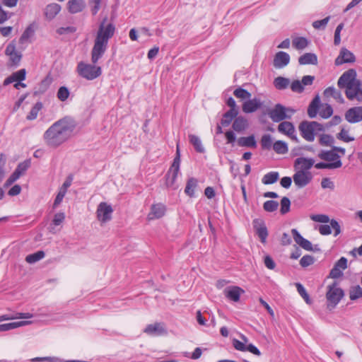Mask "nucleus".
<instances>
[{
	"label": "nucleus",
	"instance_id": "nucleus-1",
	"mask_svg": "<svg viewBox=\"0 0 362 362\" xmlns=\"http://www.w3.org/2000/svg\"><path fill=\"white\" fill-rule=\"evenodd\" d=\"M76 127L75 120L69 117L55 122L44 133L45 144L49 147L57 148L71 136Z\"/></svg>",
	"mask_w": 362,
	"mask_h": 362
},
{
	"label": "nucleus",
	"instance_id": "nucleus-2",
	"mask_svg": "<svg viewBox=\"0 0 362 362\" xmlns=\"http://www.w3.org/2000/svg\"><path fill=\"white\" fill-rule=\"evenodd\" d=\"M107 17H105L99 25V28L94 40V45L91 49V62L97 64L103 57L107 47L109 40L115 33V26L112 23L105 24Z\"/></svg>",
	"mask_w": 362,
	"mask_h": 362
},
{
	"label": "nucleus",
	"instance_id": "nucleus-3",
	"mask_svg": "<svg viewBox=\"0 0 362 362\" xmlns=\"http://www.w3.org/2000/svg\"><path fill=\"white\" fill-rule=\"evenodd\" d=\"M298 129L301 136L307 141H313L315 140V134L325 132L323 125L315 121H302Z\"/></svg>",
	"mask_w": 362,
	"mask_h": 362
},
{
	"label": "nucleus",
	"instance_id": "nucleus-4",
	"mask_svg": "<svg viewBox=\"0 0 362 362\" xmlns=\"http://www.w3.org/2000/svg\"><path fill=\"white\" fill-rule=\"evenodd\" d=\"M96 64H86L83 62H80L76 67L78 74L86 80L92 81L102 74V69Z\"/></svg>",
	"mask_w": 362,
	"mask_h": 362
},
{
	"label": "nucleus",
	"instance_id": "nucleus-5",
	"mask_svg": "<svg viewBox=\"0 0 362 362\" xmlns=\"http://www.w3.org/2000/svg\"><path fill=\"white\" fill-rule=\"evenodd\" d=\"M180 165V151L178 144L177 145L176 154L173 159V162L165 175L166 186L168 187H173L175 183Z\"/></svg>",
	"mask_w": 362,
	"mask_h": 362
},
{
	"label": "nucleus",
	"instance_id": "nucleus-6",
	"mask_svg": "<svg viewBox=\"0 0 362 362\" xmlns=\"http://www.w3.org/2000/svg\"><path fill=\"white\" fill-rule=\"evenodd\" d=\"M357 73L354 69H350L342 74L337 81V86L339 88H348L351 89L352 85L356 83L360 80L356 78Z\"/></svg>",
	"mask_w": 362,
	"mask_h": 362
},
{
	"label": "nucleus",
	"instance_id": "nucleus-7",
	"mask_svg": "<svg viewBox=\"0 0 362 362\" xmlns=\"http://www.w3.org/2000/svg\"><path fill=\"white\" fill-rule=\"evenodd\" d=\"M344 295V291L341 288L337 287V283L328 286V291L326 293V298L328 302V306L335 307L341 300Z\"/></svg>",
	"mask_w": 362,
	"mask_h": 362
},
{
	"label": "nucleus",
	"instance_id": "nucleus-8",
	"mask_svg": "<svg viewBox=\"0 0 362 362\" xmlns=\"http://www.w3.org/2000/svg\"><path fill=\"white\" fill-rule=\"evenodd\" d=\"M5 54L9 57L7 66L8 67L16 68L20 65L23 54L16 49V45L13 42L9 43L5 49Z\"/></svg>",
	"mask_w": 362,
	"mask_h": 362
},
{
	"label": "nucleus",
	"instance_id": "nucleus-9",
	"mask_svg": "<svg viewBox=\"0 0 362 362\" xmlns=\"http://www.w3.org/2000/svg\"><path fill=\"white\" fill-rule=\"evenodd\" d=\"M144 332L151 337H160L168 334L166 325L163 322H156L153 324L147 325Z\"/></svg>",
	"mask_w": 362,
	"mask_h": 362
},
{
	"label": "nucleus",
	"instance_id": "nucleus-10",
	"mask_svg": "<svg viewBox=\"0 0 362 362\" xmlns=\"http://www.w3.org/2000/svg\"><path fill=\"white\" fill-rule=\"evenodd\" d=\"M286 107L280 103L274 105V108H268L267 113L271 119L274 122H282L286 119H289V116L285 112Z\"/></svg>",
	"mask_w": 362,
	"mask_h": 362
},
{
	"label": "nucleus",
	"instance_id": "nucleus-11",
	"mask_svg": "<svg viewBox=\"0 0 362 362\" xmlns=\"http://www.w3.org/2000/svg\"><path fill=\"white\" fill-rule=\"evenodd\" d=\"M296 173L293 176L295 185L298 188H303L308 185L312 180L313 176L310 171L295 170Z\"/></svg>",
	"mask_w": 362,
	"mask_h": 362
},
{
	"label": "nucleus",
	"instance_id": "nucleus-12",
	"mask_svg": "<svg viewBox=\"0 0 362 362\" xmlns=\"http://www.w3.org/2000/svg\"><path fill=\"white\" fill-rule=\"evenodd\" d=\"M356 57L352 52L346 47H341L339 55L334 60L336 66H340L344 64H351L356 62Z\"/></svg>",
	"mask_w": 362,
	"mask_h": 362
},
{
	"label": "nucleus",
	"instance_id": "nucleus-13",
	"mask_svg": "<svg viewBox=\"0 0 362 362\" xmlns=\"http://www.w3.org/2000/svg\"><path fill=\"white\" fill-rule=\"evenodd\" d=\"M112 212L113 209L111 205L106 202H101L97 209V218L101 222L105 223L111 219Z\"/></svg>",
	"mask_w": 362,
	"mask_h": 362
},
{
	"label": "nucleus",
	"instance_id": "nucleus-14",
	"mask_svg": "<svg viewBox=\"0 0 362 362\" xmlns=\"http://www.w3.org/2000/svg\"><path fill=\"white\" fill-rule=\"evenodd\" d=\"M253 228L255 233L259 238L262 243H265L268 237V230L265 222L261 218H255L252 221Z\"/></svg>",
	"mask_w": 362,
	"mask_h": 362
},
{
	"label": "nucleus",
	"instance_id": "nucleus-15",
	"mask_svg": "<svg viewBox=\"0 0 362 362\" xmlns=\"http://www.w3.org/2000/svg\"><path fill=\"white\" fill-rule=\"evenodd\" d=\"M278 131L288 136L293 141L298 142V139L296 134L295 127L293 123L287 121H282L278 126Z\"/></svg>",
	"mask_w": 362,
	"mask_h": 362
},
{
	"label": "nucleus",
	"instance_id": "nucleus-16",
	"mask_svg": "<svg viewBox=\"0 0 362 362\" xmlns=\"http://www.w3.org/2000/svg\"><path fill=\"white\" fill-rule=\"evenodd\" d=\"M345 119L351 124L362 121V106L349 108L345 112Z\"/></svg>",
	"mask_w": 362,
	"mask_h": 362
},
{
	"label": "nucleus",
	"instance_id": "nucleus-17",
	"mask_svg": "<svg viewBox=\"0 0 362 362\" xmlns=\"http://www.w3.org/2000/svg\"><path fill=\"white\" fill-rule=\"evenodd\" d=\"M315 163L312 158L299 157L294 160V170L309 171Z\"/></svg>",
	"mask_w": 362,
	"mask_h": 362
},
{
	"label": "nucleus",
	"instance_id": "nucleus-18",
	"mask_svg": "<svg viewBox=\"0 0 362 362\" xmlns=\"http://www.w3.org/2000/svg\"><path fill=\"white\" fill-rule=\"evenodd\" d=\"M345 88V95L349 100H353L354 99H356L359 102L362 101L361 81H356V83L352 85L351 89H349L348 88Z\"/></svg>",
	"mask_w": 362,
	"mask_h": 362
},
{
	"label": "nucleus",
	"instance_id": "nucleus-19",
	"mask_svg": "<svg viewBox=\"0 0 362 362\" xmlns=\"http://www.w3.org/2000/svg\"><path fill=\"white\" fill-rule=\"evenodd\" d=\"M166 211L165 206L162 203L153 204L151 206V211L148 214V219L153 220L162 218Z\"/></svg>",
	"mask_w": 362,
	"mask_h": 362
},
{
	"label": "nucleus",
	"instance_id": "nucleus-20",
	"mask_svg": "<svg viewBox=\"0 0 362 362\" xmlns=\"http://www.w3.org/2000/svg\"><path fill=\"white\" fill-rule=\"evenodd\" d=\"M244 292L242 288L237 286H228L224 290L225 296L234 302L239 301L240 295Z\"/></svg>",
	"mask_w": 362,
	"mask_h": 362
},
{
	"label": "nucleus",
	"instance_id": "nucleus-21",
	"mask_svg": "<svg viewBox=\"0 0 362 362\" xmlns=\"http://www.w3.org/2000/svg\"><path fill=\"white\" fill-rule=\"evenodd\" d=\"M262 103L259 99L255 98L253 99H247V101L244 102L242 106L243 111L245 113H252L257 109L260 108Z\"/></svg>",
	"mask_w": 362,
	"mask_h": 362
},
{
	"label": "nucleus",
	"instance_id": "nucleus-22",
	"mask_svg": "<svg viewBox=\"0 0 362 362\" xmlns=\"http://www.w3.org/2000/svg\"><path fill=\"white\" fill-rule=\"evenodd\" d=\"M290 56L288 53L280 51L277 52L274 59V66L276 68H282L288 64Z\"/></svg>",
	"mask_w": 362,
	"mask_h": 362
},
{
	"label": "nucleus",
	"instance_id": "nucleus-23",
	"mask_svg": "<svg viewBox=\"0 0 362 362\" xmlns=\"http://www.w3.org/2000/svg\"><path fill=\"white\" fill-rule=\"evenodd\" d=\"M61 9V6L57 3L49 4L45 8V16L47 20L52 21L60 12Z\"/></svg>",
	"mask_w": 362,
	"mask_h": 362
},
{
	"label": "nucleus",
	"instance_id": "nucleus-24",
	"mask_svg": "<svg viewBox=\"0 0 362 362\" xmlns=\"http://www.w3.org/2000/svg\"><path fill=\"white\" fill-rule=\"evenodd\" d=\"M321 106V101L319 95H315V97L312 100L310 103L308 107V115L310 118L313 119L316 117L319 109Z\"/></svg>",
	"mask_w": 362,
	"mask_h": 362
},
{
	"label": "nucleus",
	"instance_id": "nucleus-25",
	"mask_svg": "<svg viewBox=\"0 0 362 362\" xmlns=\"http://www.w3.org/2000/svg\"><path fill=\"white\" fill-rule=\"evenodd\" d=\"M67 6L69 12L75 14L83 11L86 8V2L84 0H69Z\"/></svg>",
	"mask_w": 362,
	"mask_h": 362
},
{
	"label": "nucleus",
	"instance_id": "nucleus-26",
	"mask_svg": "<svg viewBox=\"0 0 362 362\" xmlns=\"http://www.w3.org/2000/svg\"><path fill=\"white\" fill-rule=\"evenodd\" d=\"M318 157L322 160L328 161L329 163L341 160V156L333 150V146L330 151H321L318 153Z\"/></svg>",
	"mask_w": 362,
	"mask_h": 362
},
{
	"label": "nucleus",
	"instance_id": "nucleus-27",
	"mask_svg": "<svg viewBox=\"0 0 362 362\" xmlns=\"http://www.w3.org/2000/svg\"><path fill=\"white\" fill-rule=\"evenodd\" d=\"M232 127L237 132H242L248 127L247 119L243 116H236L233 121Z\"/></svg>",
	"mask_w": 362,
	"mask_h": 362
},
{
	"label": "nucleus",
	"instance_id": "nucleus-28",
	"mask_svg": "<svg viewBox=\"0 0 362 362\" xmlns=\"http://www.w3.org/2000/svg\"><path fill=\"white\" fill-rule=\"evenodd\" d=\"M198 187V180L195 177H189L187 180L186 186L185 188V193L189 197H195V189Z\"/></svg>",
	"mask_w": 362,
	"mask_h": 362
},
{
	"label": "nucleus",
	"instance_id": "nucleus-29",
	"mask_svg": "<svg viewBox=\"0 0 362 362\" xmlns=\"http://www.w3.org/2000/svg\"><path fill=\"white\" fill-rule=\"evenodd\" d=\"M298 63L300 65H305V64L317 65V57L314 53H311V52L305 53L304 54L301 55L298 58Z\"/></svg>",
	"mask_w": 362,
	"mask_h": 362
},
{
	"label": "nucleus",
	"instance_id": "nucleus-30",
	"mask_svg": "<svg viewBox=\"0 0 362 362\" xmlns=\"http://www.w3.org/2000/svg\"><path fill=\"white\" fill-rule=\"evenodd\" d=\"M238 145L242 147L254 148L257 147V141L253 134L248 136L240 137L238 141Z\"/></svg>",
	"mask_w": 362,
	"mask_h": 362
},
{
	"label": "nucleus",
	"instance_id": "nucleus-31",
	"mask_svg": "<svg viewBox=\"0 0 362 362\" xmlns=\"http://www.w3.org/2000/svg\"><path fill=\"white\" fill-rule=\"evenodd\" d=\"M238 115V110L230 109L223 115V118L221 120V124L223 127L229 126L233 119H235Z\"/></svg>",
	"mask_w": 362,
	"mask_h": 362
},
{
	"label": "nucleus",
	"instance_id": "nucleus-32",
	"mask_svg": "<svg viewBox=\"0 0 362 362\" xmlns=\"http://www.w3.org/2000/svg\"><path fill=\"white\" fill-rule=\"evenodd\" d=\"M31 321H18L0 325V332H5L13 329L20 327L31 324Z\"/></svg>",
	"mask_w": 362,
	"mask_h": 362
},
{
	"label": "nucleus",
	"instance_id": "nucleus-33",
	"mask_svg": "<svg viewBox=\"0 0 362 362\" xmlns=\"http://www.w3.org/2000/svg\"><path fill=\"white\" fill-rule=\"evenodd\" d=\"M324 96L326 98L332 97L339 103H344V98L339 90H336L333 86L327 88L323 92Z\"/></svg>",
	"mask_w": 362,
	"mask_h": 362
},
{
	"label": "nucleus",
	"instance_id": "nucleus-34",
	"mask_svg": "<svg viewBox=\"0 0 362 362\" xmlns=\"http://www.w3.org/2000/svg\"><path fill=\"white\" fill-rule=\"evenodd\" d=\"M279 178V174L278 172L272 171L267 174H265L262 179V182L264 185H272L277 182Z\"/></svg>",
	"mask_w": 362,
	"mask_h": 362
},
{
	"label": "nucleus",
	"instance_id": "nucleus-35",
	"mask_svg": "<svg viewBox=\"0 0 362 362\" xmlns=\"http://www.w3.org/2000/svg\"><path fill=\"white\" fill-rule=\"evenodd\" d=\"M189 140L197 152L204 153L205 151L204 148L202 146V141L199 136L194 134H190L189 135Z\"/></svg>",
	"mask_w": 362,
	"mask_h": 362
},
{
	"label": "nucleus",
	"instance_id": "nucleus-36",
	"mask_svg": "<svg viewBox=\"0 0 362 362\" xmlns=\"http://www.w3.org/2000/svg\"><path fill=\"white\" fill-rule=\"evenodd\" d=\"M342 166L341 160L332 163L320 162L315 165L317 169H336Z\"/></svg>",
	"mask_w": 362,
	"mask_h": 362
},
{
	"label": "nucleus",
	"instance_id": "nucleus-37",
	"mask_svg": "<svg viewBox=\"0 0 362 362\" xmlns=\"http://www.w3.org/2000/svg\"><path fill=\"white\" fill-rule=\"evenodd\" d=\"M45 256V252L42 250H39L35 253L27 255L25 257V261L29 264H34L43 259Z\"/></svg>",
	"mask_w": 362,
	"mask_h": 362
},
{
	"label": "nucleus",
	"instance_id": "nucleus-38",
	"mask_svg": "<svg viewBox=\"0 0 362 362\" xmlns=\"http://www.w3.org/2000/svg\"><path fill=\"white\" fill-rule=\"evenodd\" d=\"M274 151L279 154H285L288 151V145L285 141L279 140L273 144Z\"/></svg>",
	"mask_w": 362,
	"mask_h": 362
},
{
	"label": "nucleus",
	"instance_id": "nucleus-39",
	"mask_svg": "<svg viewBox=\"0 0 362 362\" xmlns=\"http://www.w3.org/2000/svg\"><path fill=\"white\" fill-rule=\"evenodd\" d=\"M308 44L309 41L304 37H297L292 41L293 46L297 49H303L308 45Z\"/></svg>",
	"mask_w": 362,
	"mask_h": 362
},
{
	"label": "nucleus",
	"instance_id": "nucleus-40",
	"mask_svg": "<svg viewBox=\"0 0 362 362\" xmlns=\"http://www.w3.org/2000/svg\"><path fill=\"white\" fill-rule=\"evenodd\" d=\"M43 107L42 103L40 101L37 102L31 108L30 112L26 117L28 120H33L37 118L38 112Z\"/></svg>",
	"mask_w": 362,
	"mask_h": 362
},
{
	"label": "nucleus",
	"instance_id": "nucleus-41",
	"mask_svg": "<svg viewBox=\"0 0 362 362\" xmlns=\"http://www.w3.org/2000/svg\"><path fill=\"white\" fill-rule=\"evenodd\" d=\"M289 83L290 81L288 78L282 76H278L274 81V85L278 90L286 89L289 85Z\"/></svg>",
	"mask_w": 362,
	"mask_h": 362
},
{
	"label": "nucleus",
	"instance_id": "nucleus-42",
	"mask_svg": "<svg viewBox=\"0 0 362 362\" xmlns=\"http://www.w3.org/2000/svg\"><path fill=\"white\" fill-rule=\"evenodd\" d=\"M349 298L351 300H356L362 298V288L359 285L352 286L349 289Z\"/></svg>",
	"mask_w": 362,
	"mask_h": 362
},
{
	"label": "nucleus",
	"instance_id": "nucleus-43",
	"mask_svg": "<svg viewBox=\"0 0 362 362\" xmlns=\"http://www.w3.org/2000/svg\"><path fill=\"white\" fill-rule=\"evenodd\" d=\"M321 106L322 109L319 112L320 117L324 119L330 117L333 114V109L332 106L327 103L321 105Z\"/></svg>",
	"mask_w": 362,
	"mask_h": 362
},
{
	"label": "nucleus",
	"instance_id": "nucleus-44",
	"mask_svg": "<svg viewBox=\"0 0 362 362\" xmlns=\"http://www.w3.org/2000/svg\"><path fill=\"white\" fill-rule=\"evenodd\" d=\"M70 91L66 86H61L57 93V98L62 101H66L69 97Z\"/></svg>",
	"mask_w": 362,
	"mask_h": 362
},
{
	"label": "nucleus",
	"instance_id": "nucleus-45",
	"mask_svg": "<svg viewBox=\"0 0 362 362\" xmlns=\"http://www.w3.org/2000/svg\"><path fill=\"white\" fill-rule=\"evenodd\" d=\"M30 160H25L23 162L18 163V165H17L14 172L17 173L18 174V175L21 177L22 175H23L26 172V170L30 168Z\"/></svg>",
	"mask_w": 362,
	"mask_h": 362
},
{
	"label": "nucleus",
	"instance_id": "nucleus-46",
	"mask_svg": "<svg viewBox=\"0 0 362 362\" xmlns=\"http://www.w3.org/2000/svg\"><path fill=\"white\" fill-rule=\"evenodd\" d=\"M233 94L236 98L242 100H247L251 97V93L249 91L240 87L236 88Z\"/></svg>",
	"mask_w": 362,
	"mask_h": 362
},
{
	"label": "nucleus",
	"instance_id": "nucleus-47",
	"mask_svg": "<svg viewBox=\"0 0 362 362\" xmlns=\"http://www.w3.org/2000/svg\"><path fill=\"white\" fill-rule=\"evenodd\" d=\"M319 142L322 146L332 147L334 143V139L330 134H322L320 137Z\"/></svg>",
	"mask_w": 362,
	"mask_h": 362
},
{
	"label": "nucleus",
	"instance_id": "nucleus-48",
	"mask_svg": "<svg viewBox=\"0 0 362 362\" xmlns=\"http://www.w3.org/2000/svg\"><path fill=\"white\" fill-rule=\"evenodd\" d=\"M261 146L264 150H270L272 145V136L269 134H264L262 136L261 139Z\"/></svg>",
	"mask_w": 362,
	"mask_h": 362
},
{
	"label": "nucleus",
	"instance_id": "nucleus-49",
	"mask_svg": "<svg viewBox=\"0 0 362 362\" xmlns=\"http://www.w3.org/2000/svg\"><path fill=\"white\" fill-rule=\"evenodd\" d=\"M279 203L274 200H268L263 204V209L267 212H274L277 210Z\"/></svg>",
	"mask_w": 362,
	"mask_h": 362
},
{
	"label": "nucleus",
	"instance_id": "nucleus-50",
	"mask_svg": "<svg viewBox=\"0 0 362 362\" xmlns=\"http://www.w3.org/2000/svg\"><path fill=\"white\" fill-rule=\"evenodd\" d=\"M35 30L32 25H28L21 35L19 42L23 43L34 35Z\"/></svg>",
	"mask_w": 362,
	"mask_h": 362
},
{
	"label": "nucleus",
	"instance_id": "nucleus-51",
	"mask_svg": "<svg viewBox=\"0 0 362 362\" xmlns=\"http://www.w3.org/2000/svg\"><path fill=\"white\" fill-rule=\"evenodd\" d=\"M280 204H281L280 212L282 215H284V214H287L288 212H289L290 208H291V201L288 197H282V199H281Z\"/></svg>",
	"mask_w": 362,
	"mask_h": 362
},
{
	"label": "nucleus",
	"instance_id": "nucleus-52",
	"mask_svg": "<svg viewBox=\"0 0 362 362\" xmlns=\"http://www.w3.org/2000/svg\"><path fill=\"white\" fill-rule=\"evenodd\" d=\"M297 291L298 293L300 295V296L305 300V301L310 304V296L308 294L305 288L300 283H296V284Z\"/></svg>",
	"mask_w": 362,
	"mask_h": 362
},
{
	"label": "nucleus",
	"instance_id": "nucleus-53",
	"mask_svg": "<svg viewBox=\"0 0 362 362\" xmlns=\"http://www.w3.org/2000/svg\"><path fill=\"white\" fill-rule=\"evenodd\" d=\"M315 262V258L310 255H304L300 260V264L302 267H307L312 265Z\"/></svg>",
	"mask_w": 362,
	"mask_h": 362
},
{
	"label": "nucleus",
	"instance_id": "nucleus-54",
	"mask_svg": "<svg viewBox=\"0 0 362 362\" xmlns=\"http://www.w3.org/2000/svg\"><path fill=\"white\" fill-rule=\"evenodd\" d=\"M347 134L348 131L343 128L341 129V132L337 134V138L344 142H350L354 141V137L350 136Z\"/></svg>",
	"mask_w": 362,
	"mask_h": 362
},
{
	"label": "nucleus",
	"instance_id": "nucleus-55",
	"mask_svg": "<svg viewBox=\"0 0 362 362\" xmlns=\"http://www.w3.org/2000/svg\"><path fill=\"white\" fill-rule=\"evenodd\" d=\"M26 70L25 69H20L12 74V76L16 82H21L26 78Z\"/></svg>",
	"mask_w": 362,
	"mask_h": 362
},
{
	"label": "nucleus",
	"instance_id": "nucleus-56",
	"mask_svg": "<svg viewBox=\"0 0 362 362\" xmlns=\"http://www.w3.org/2000/svg\"><path fill=\"white\" fill-rule=\"evenodd\" d=\"M330 17L327 16L322 20L315 21L313 23V26L315 29H324L329 21Z\"/></svg>",
	"mask_w": 362,
	"mask_h": 362
},
{
	"label": "nucleus",
	"instance_id": "nucleus-57",
	"mask_svg": "<svg viewBox=\"0 0 362 362\" xmlns=\"http://www.w3.org/2000/svg\"><path fill=\"white\" fill-rule=\"evenodd\" d=\"M291 88L295 93H301L304 90V87L301 82L298 80H295L291 83Z\"/></svg>",
	"mask_w": 362,
	"mask_h": 362
},
{
	"label": "nucleus",
	"instance_id": "nucleus-58",
	"mask_svg": "<svg viewBox=\"0 0 362 362\" xmlns=\"http://www.w3.org/2000/svg\"><path fill=\"white\" fill-rule=\"evenodd\" d=\"M344 28V24L340 23L337 25L336 28L335 32H334V44L335 45H339L341 42V37H340V33L341 30Z\"/></svg>",
	"mask_w": 362,
	"mask_h": 362
},
{
	"label": "nucleus",
	"instance_id": "nucleus-59",
	"mask_svg": "<svg viewBox=\"0 0 362 362\" xmlns=\"http://www.w3.org/2000/svg\"><path fill=\"white\" fill-rule=\"evenodd\" d=\"M52 83V78L49 77V76H47L45 77L40 83V91L45 92L47 90V89L49 88V85Z\"/></svg>",
	"mask_w": 362,
	"mask_h": 362
},
{
	"label": "nucleus",
	"instance_id": "nucleus-60",
	"mask_svg": "<svg viewBox=\"0 0 362 362\" xmlns=\"http://www.w3.org/2000/svg\"><path fill=\"white\" fill-rule=\"evenodd\" d=\"M76 31V28L74 26L61 27L57 30V33L62 35L66 33H74Z\"/></svg>",
	"mask_w": 362,
	"mask_h": 362
},
{
	"label": "nucleus",
	"instance_id": "nucleus-61",
	"mask_svg": "<svg viewBox=\"0 0 362 362\" xmlns=\"http://www.w3.org/2000/svg\"><path fill=\"white\" fill-rule=\"evenodd\" d=\"M65 219V214L63 212L57 213L52 220V223L54 226L60 225Z\"/></svg>",
	"mask_w": 362,
	"mask_h": 362
},
{
	"label": "nucleus",
	"instance_id": "nucleus-62",
	"mask_svg": "<svg viewBox=\"0 0 362 362\" xmlns=\"http://www.w3.org/2000/svg\"><path fill=\"white\" fill-rule=\"evenodd\" d=\"M291 233L294 241L299 245L303 243L305 238L300 234V233L296 228L291 230Z\"/></svg>",
	"mask_w": 362,
	"mask_h": 362
},
{
	"label": "nucleus",
	"instance_id": "nucleus-63",
	"mask_svg": "<svg viewBox=\"0 0 362 362\" xmlns=\"http://www.w3.org/2000/svg\"><path fill=\"white\" fill-rule=\"evenodd\" d=\"M331 229L334 230V235L337 236L341 233V227L339 222L335 219L330 221Z\"/></svg>",
	"mask_w": 362,
	"mask_h": 362
},
{
	"label": "nucleus",
	"instance_id": "nucleus-64",
	"mask_svg": "<svg viewBox=\"0 0 362 362\" xmlns=\"http://www.w3.org/2000/svg\"><path fill=\"white\" fill-rule=\"evenodd\" d=\"M264 263L266 267L269 269H274L276 267L275 262L269 255L264 257Z\"/></svg>",
	"mask_w": 362,
	"mask_h": 362
}]
</instances>
